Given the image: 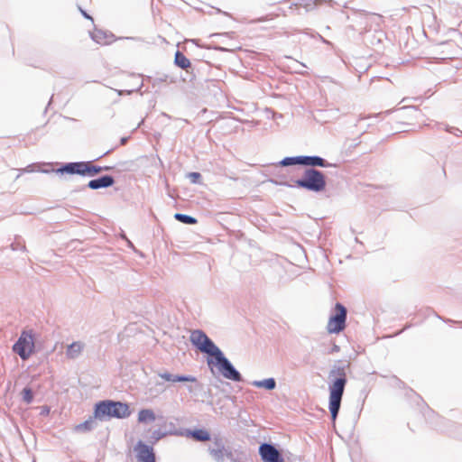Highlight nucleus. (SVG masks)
<instances>
[{
    "label": "nucleus",
    "instance_id": "obj_41",
    "mask_svg": "<svg viewBox=\"0 0 462 462\" xmlns=\"http://www.w3.org/2000/svg\"><path fill=\"white\" fill-rule=\"evenodd\" d=\"M337 349H338L337 346H335L334 350H337Z\"/></svg>",
    "mask_w": 462,
    "mask_h": 462
},
{
    "label": "nucleus",
    "instance_id": "obj_17",
    "mask_svg": "<svg viewBox=\"0 0 462 462\" xmlns=\"http://www.w3.org/2000/svg\"><path fill=\"white\" fill-rule=\"evenodd\" d=\"M111 167L93 165L91 162H83V176H95L103 171H108Z\"/></svg>",
    "mask_w": 462,
    "mask_h": 462
},
{
    "label": "nucleus",
    "instance_id": "obj_32",
    "mask_svg": "<svg viewBox=\"0 0 462 462\" xmlns=\"http://www.w3.org/2000/svg\"><path fill=\"white\" fill-rule=\"evenodd\" d=\"M164 436V433H162L161 430H154L152 433V439H153L155 441L159 440Z\"/></svg>",
    "mask_w": 462,
    "mask_h": 462
},
{
    "label": "nucleus",
    "instance_id": "obj_23",
    "mask_svg": "<svg viewBox=\"0 0 462 462\" xmlns=\"http://www.w3.org/2000/svg\"><path fill=\"white\" fill-rule=\"evenodd\" d=\"M155 414L150 409H143L138 413V421L141 423H149L155 420Z\"/></svg>",
    "mask_w": 462,
    "mask_h": 462
},
{
    "label": "nucleus",
    "instance_id": "obj_33",
    "mask_svg": "<svg viewBox=\"0 0 462 462\" xmlns=\"http://www.w3.org/2000/svg\"><path fill=\"white\" fill-rule=\"evenodd\" d=\"M80 12L81 14H83L84 17H86L87 19H90L91 21H93L92 17L90 15H88L84 10L80 9Z\"/></svg>",
    "mask_w": 462,
    "mask_h": 462
},
{
    "label": "nucleus",
    "instance_id": "obj_19",
    "mask_svg": "<svg viewBox=\"0 0 462 462\" xmlns=\"http://www.w3.org/2000/svg\"><path fill=\"white\" fill-rule=\"evenodd\" d=\"M208 336L202 330L197 329L193 330L190 334L189 340L191 344L199 349L206 339H208Z\"/></svg>",
    "mask_w": 462,
    "mask_h": 462
},
{
    "label": "nucleus",
    "instance_id": "obj_40",
    "mask_svg": "<svg viewBox=\"0 0 462 462\" xmlns=\"http://www.w3.org/2000/svg\"><path fill=\"white\" fill-rule=\"evenodd\" d=\"M262 19H258V20H254L253 23H255V22H261Z\"/></svg>",
    "mask_w": 462,
    "mask_h": 462
},
{
    "label": "nucleus",
    "instance_id": "obj_37",
    "mask_svg": "<svg viewBox=\"0 0 462 462\" xmlns=\"http://www.w3.org/2000/svg\"><path fill=\"white\" fill-rule=\"evenodd\" d=\"M121 143L124 144L126 143V138H122Z\"/></svg>",
    "mask_w": 462,
    "mask_h": 462
},
{
    "label": "nucleus",
    "instance_id": "obj_6",
    "mask_svg": "<svg viewBox=\"0 0 462 462\" xmlns=\"http://www.w3.org/2000/svg\"><path fill=\"white\" fill-rule=\"evenodd\" d=\"M259 455L263 462H284L279 450L271 443H262Z\"/></svg>",
    "mask_w": 462,
    "mask_h": 462
},
{
    "label": "nucleus",
    "instance_id": "obj_9",
    "mask_svg": "<svg viewBox=\"0 0 462 462\" xmlns=\"http://www.w3.org/2000/svg\"><path fill=\"white\" fill-rule=\"evenodd\" d=\"M93 414L97 419V420H100V421H105V420L111 419L109 400H105V401L97 402L95 404Z\"/></svg>",
    "mask_w": 462,
    "mask_h": 462
},
{
    "label": "nucleus",
    "instance_id": "obj_27",
    "mask_svg": "<svg viewBox=\"0 0 462 462\" xmlns=\"http://www.w3.org/2000/svg\"><path fill=\"white\" fill-rule=\"evenodd\" d=\"M279 164L283 167L292 166V165H302V155L293 156V157H285L279 162Z\"/></svg>",
    "mask_w": 462,
    "mask_h": 462
},
{
    "label": "nucleus",
    "instance_id": "obj_10",
    "mask_svg": "<svg viewBox=\"0 0 462 462\" xmlns=\"http://www.w3.org/2000/svg\"><path fill=\"white\" fill-rule=\"evenodd\" d=\"M208 452L216 462H225L226 459L235 460L234 453L230 447L208 448Z\"/></svg>",
    "mask_w": 462,
    "mask_h": 462
},
{
    "label": "nucleus",
    "instance_id": "obj_12",
    "mask_svg": "<svg viewBox=\"0 0 462 462\" xmlns=\"http://www.w3.org/2000/svg\"><path fill=\"white\" fill-rule=\"evenodd\" d=\"M202 353L208 354L217 359L219 356H222L223 352L217 347L215 343L208 337L202 344L201 347L199 349Z\"/></svg>",
    "mask_w": 462,
    "mask_h": 462
},
{
    "label": "nucleus",
    "instance_id": "obj_20",
    "mask_svg": "<svg viewBox=\"0 0 462 462\" xmlns=\"http://www.w3.org/2000/svg\"><path fill=\"white\" fill-rule=\"evenodd\" d=\"M158 376L162 379L171 383H181L184 381H193V379L187 377L183 374H173L169 372L158 373Z\"/></svg>",
    "mask_w": 462,
    "mask_h": 462
},
{
    "label": "nucleus",
    "instance_id": "obj_5",
    "mask_svg": "<svg viewBox=\"0 0 462 462\" xmlns=\"http://www.w3.org/2000/svg\"><path fill=\"white\" fill-rule=\"evenodd\" d=\"M336 313L333 314L328 322L327 329L329 333L337 334L344 330L346 320V309L341 303H336Z\"/></svg>",
    "mask_w": 462,
    "mask_h": 462
},
{
    "label": "nucleus",
    "instance_id": "obj_22",
    "mask_svg": "<svg viewBox=\"0 0 462 462\" xmlns=\"http://www.w3.org/2000/svg\"><path fill=\"white\" fill-rule=\"evenodd\" d=\"M251 384L257 388H264L266 390H273L276 387V381L274 378H267L259 381H253Z\"/></svg>",
    "mask_w": 462,
    "mask_h": 462
},
{
    "label": "nucleus",
    "instance_id": "obj_34",
    "mask_svg": "<svg viewBox=\"0 0 462 462\" xmlns=\"http://www.w3.org/2000/svg\"><path fill=\"white\" fill-rule=\"evenodd\" d=\"M33 170H32V165H29L25 169L23 170V171H25V172H31Z\"/></svg>",
    "mask_w": 462,
    "mask_h": 462
},
{
    "label": "nucleus",
    "instance_id": "obj_11",
    "mask_svg": "<svg viewBox=\"0 0 462 462\" xmlns=\"http://www.w3.org/2000/svg\"><path fill=\"white\" fill-rule=\"evenodd\" d=\"M115 179L111 175H103L97 179L88 181L87 187L91 189H98L102 188H108L113 186Z\"/></svg>",
    "mask_w": 462,
    "mask_h": 462
},
{
    "label": "nucleus",
    "instance_id": "obj_31",
    "mask_svg": "<svg viewBox=\"0 0 462 462\" xmlns=\"http://www.w3.org/2000/svg\"><path fill=\"white\" fill-rule=\"evenodd\" d=\"M225 447L223 440L220 438L216 437L213 439V447H209L208 448H222Z\"/></svg>",
    "mask_w": 462,
    "mask_h": 462
},
{
    "label": "nucleus",
    "instance_id": "obj_3",
    "mask_svg": "<svg viewBox=\"0 0 462 462\" xmlns=\"http://www.w3.org/2000/svg\"><path fill=\"white\" fill-rule=\"evenodd\" d=\"M208 366L215 365L219 374L226 379L241 382L243 380L241 374L235 368L232 363L225 356L224 354L217 359L208 358Z\"/></svg>",
    "mask_w": 462,
    "mask_h": 462
},
{
    "label": "nucleus",
    "instance_id": "obj_24",
    "mask_svg": "<svg viewBox=\"0 0 462 462\" xmlns=\"http://www.w3.org/2000/svg\"><path fill=\"white\" fill-rule=\"evenodd\" d=\"M174 62L175 64L183 69H188L189 67H190V61L189 60V59L186 58V56L181 53L180 51H177L175 53V60H174Z\"/></svg>",
    "mask_w": 462,
    "mask_h": 462
},
{
    "label": "nucleus",
    "instance_id": "obj_4",
    "mask_svg": "<svg viewBox=\"0 0 462 462\" xmlns=\"http://www.w3.org/2000/svg\"><path fill=\"white\" fill-rule=\"evenodd\" d=\"M34 350V340L32 331L23 330L18 340L13 346V351L17 354L22 360H27Z\"/></svg>",
    "mask_w": 462,
    "mask_h": 462
},
{
    "label": "nucleus",
    "instance_id": "obj_7",
    "mask_svg": "<svg viewBox=\"0 0 462 462\" xmlns=\"http://www.w3.org/2000/svg\"><path fill=\"white\" fill-rule=\"evenodd\" d=\"M110 402V417L116 419H125L130 416L129 406L126 403L112 401Z\"/></svg>",
    "mask_w": 462,
    "mask_h": 462
},
{
    "label": "nucleus",
    "instance_id": "obj_36",
    "mask_svg": "<svg viewBox=\"0 0 462 462\" xmlns=\"http://www.w3.org/2000/svg\"><path fill=\"white\" fill-rule=\"evenodd\" d=\"M216 50H218V51H226V49L222 48V47H216L215 48Z\"/></svg>",
    "mask_w": 462,
    "mask_h": 462
},
{
    "label": "nucleus",
    "instance_id": "obj_21",
    "mask_svg": "<svg viewBox=\"0 0 462 462\" xmlns=\"http://www.w3.org/2000/svg\"><path fill=\"white\" fill-rule=\"evenodd\" d=\"M189 378L193 379V381H184L183 383H187L185 385L187 391L191 395H197L199 392H200L203 388L202 383H200L195 376L186 375Z\"/></svg>",
    "mask_w": 462,
    "mask_h": 462
},
{
    "label": "nucleus",
    "instance_id": "obj_1",
    "mask_svg": "<svg viewBox=\"0 0 462 462\" xmlns=\"http://www.w3.org/2000/svg\"><path fill=\"white\" fill-rule=\"evenodd\" d=\"M336 377L329 385V404L328 409L332 420H336L344 390L346 384V372L343 367H334L329 372V378Z\"/></svg>",
    "mask_w": 462,
    "mask_h": 462
},
{
    "label": "nucleus",
    "instance_id": "obj_26",
    "mask_svg": "<svg viewBox=\"0 0 462 462\" xmlns=\"http://www.w3.org/2000/svg\"><path fill=\"white\" fill-rule=\"evenodd\" d=\"M189 435L197 441H208L210 439V434L206 430H195L190 431Z\"/></svg>",
    "mask_w": 462,
    "mask_h": 462
},
{
    "label": "nucleus",
    "instance_id": "obj_38",
    "mask_svg": "<svg viewBox=\"0 0 462 462\" xmlns=\"http://www.w3.org/2000/svg\"><path fill=\"white\" fill-rule=\"evenodd\" d=\"M192 42H193L195 44L199 45V43H198V42H199V41H198V40H192Z\"/></svg>",
    "mask_w": 462,
    "mask_h": 462
},
{
    "label": "nucleus",
    "instance_id": "obj_18",
    "mask_svg": "<svg viewBox=\"0 0 462 462\" xmlns=\"http://www.w3.org/2000/svg\"><path fill=\"white\" fill-rule=\"evenodd\" d=\"M97 427V419L93 414L84 422L78 424L75 430L78 432H88L95 430Z\"/></svg>",
    "mask_w": 462,
    "mask_h": 462
},
{
    "label": "nucleus",
    "instance_id": "obj_13",
    "mask_svg": "<svg viewBox=\"0 0 462 462\" xmlns=\"http://www.w3.org/2000/svg\"><path fill=\"white\" fill-rule=\"evenodd\" d=\"M332 0H298L290 5V9L293 7L302 6L307 12L313 10L316 6L322 3H330Z\"/></svg>",
    "mask_w": 462,
    "mask_h": 462
},
{
    "label": "nucleus",
    "instance_id": "obj_30",
    "mask_svg": "<svg viewBox=\"0 0 462 462\" xmlns=\"http://www.w3.org/2000/svg\"><path fill=\"white\" fill-rule=\"evenodd\" d=\"M188 178L191 183L197 184L200 181L201 174L199 172H189L188 174Z\"/></svg>",
    "mask_w": 462,
    "mask_h": 462
},
{
    "label": "nucleus",
    "instance_id": "obj_14",
    "mask_svg": "<svg viewBox=\"0 0 462 462\" xmlns=\"http://www.w3.org/2000/svg\"><path fill=\"white\" fill-rule=\"evenodd\" d=\"M58 172L79 174L83 176V162H68L58 170Z\"/></svg>",
    "mask_w": 462,
    "mask_h": 462
},
{
    "label": "nucleus",
    "instance_id": "obj_39",
    "mask_svg": "<svg viewBox=\"0 0 462 462\" xmlns=\"http://www.w3.org/2000/svg\"><path fill=\"white\" fill-rule=\"evenodd\" d=\"M20 249H21V250H24V249H25V246H24V245H21V246H20Z\"/></svg>",
    "mask_w": 462,
    "mask_h": 462
},
{
    "label": "nucleus",
    "instance_id": "obj_28",
    "mask_svg": "<svg viewBox=\"0 0 462 462\" xmlns=\"http://www.w3.org/2000/svg\"><path fill=\"white\" fill-rule=\"evenodd\" d=\"M174 218L186 225H194L198 222L195 217L182 213H176Z\"/></svg>",
    "mask_w": 462,
    "mask_h": 462
},
{
    "label": "nucleus",
    "instance_id": "obj_35",
    "mask_svg": "<svg viewBox=\"0 0 462 462\" xmlns=\"http://www.w3.org/2000/svg\"><path fill=\"white\" fill-rule=\"evenodd\" d=\"M12 249H13V250H17V249H19V246H15V245L13 244V245H12Z\"/></svg>",
    "mask_w": 462,
    "mask_h": 462
},
{
    "label": "nucleus",
    "instance_id": "obj_29",
    "mask_svg": "<svg viewBox=\"0 0 462 462\" xmlns=\"http://www.w3.org/2000/svg\"><path fill=\"white\" fill-rule=\"evenodd\" d=\"M22 400L26 404H30L33 401V393L30 387H25L21 393Z\"/></svg>",
    "mask_w": 462,
    "mask_h": 462
},
{
    "label": "nucleus",
    "instance_id": "obj_15",
    "mask_svg": "<svg viewBox=\"0 0 462 462\" xmlns=\"http://www.w3.org/2000/svg\"><path fill=\"white\" fill-rule=\"evenodd\" d=\"M302 165L313 167H328L329 163L322 157L313 155H302Z\"/></svg>",
    "mask_w": 462,
    "mask_h": 462
},
{
    "label": "nucleus",
    "instance_id": "obj_8",
    "mask_svg": "<svg viewBox=\"0 0 462 462\" xmlns=\"http://www.w3.org/2000/svg\"><path fill=\"white\" fill-rule=\"evenodd\" d=\"M135 449L137 450V459L139 462H155V455L151 447L139 441L136 444Z\"/></svg>",
    "mask_w": 462,
    "mask_h": 462
},
{
    "label": "nucleus",
    "instance_id": "obj_16",
    "mask_svg": "<svg viewBox=\"0 0 462 462\" xmlns=\"http://www.w3.org/2000/svg\"><path fill=\"white\" fill-rule=\"evenodd\" d=\"M85 348V344L81 341H76L68 346L66 356L70 359L78 358Z\"/></svg>",
    "mask_w": 462,
    "mask_h": 462
},
{
    "label": "nucleus",
    "instance_id": "obj_25",
    "mask_svg": "<svg viewBox=\"0 0 462 462\" xmlns=\"http://www.w3.org/2000/svg\"><path fill=\"white\" fill-rule=\"evenodd\" d=\"M91 38L93 41L99 44H107L110 42L106 33L101 30H95L93 32H91Z\"/></svg>",
    "mask_w": 462,
    "mask_h": 462
},
{
    "label": "nucleus",
    "instance_id": "obj_2",
    "mask_svg": "<svg viewBox=\"0 0 462 462\" xmlns=\"http://www.w3.org/2000/svg\"><path fill=\"white\" fill-rule=\"evenodd\" d=\"M296 186L313 192H320L326 188L325 175L314 168H307L300 179L295 181Z\"/></svg>",
    "mask_w": 462,
    "mask_h": 462
}]
</instances>
